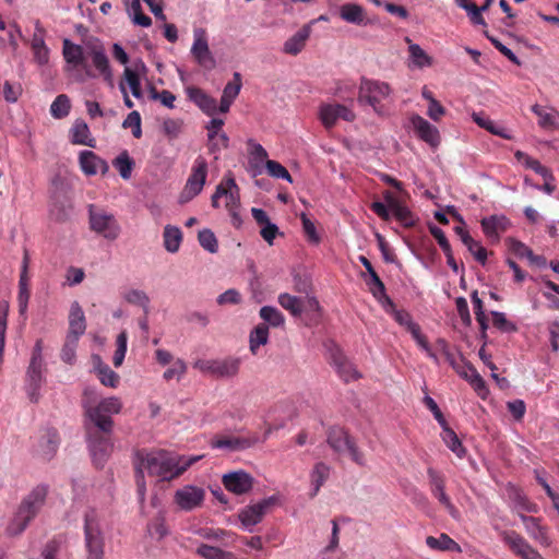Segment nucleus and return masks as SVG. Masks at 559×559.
<instances>
[{
    "instance_id": "obj_57",
    "label": "nucleus",
    "mask_w": 559,
    "mask_h": 559,
    "mask_svg": "<svg viewBox=\"0 0 559 559\" xmlns=\"http://www.w3.org/2000/svg\"><path fill=\"white\" fill-rule=\"evenodd\" d=\"M265 167H266L267 174L271 177L284 179V180H287L288 182L293 181L292 176L288 173V170L278 162L272 160V159H266Z\"/></svg>"
},
{
    "instance_id": "obj_56",
    "label": "nucleus",
    "mask_w": 559,
    "mask_h": 559,
    "mask_svg": "<svg viewBox=\"0 0 559 559\" xmlns=\"http://www.w3.org/2000/svg\"><path fill=\"white\" fill-rule=\"evenodd\" d=\"M409 57L415 66L423 68L431 64V58L417 44H409Z\"/></svg>"
},
{
    "instance_id": "obj_24",
    "label": "nucleus",
    "mask_w": 559,
    "mask_h": 559,
    "mask_svg": "<svg viewBox=\"0 0 559 559\" xmlns=\"http://www.w3.org/2000/svg\"><path fill=\"white\" fill-rule=\"evenodd\" d=\"M85 314L78 301H73L69 313V331L67 336L79 338L85 333Z\"/></svg>"
},
{
    "instance_id": "obj_26",
    "label": "nucleus",
    "mask_w": 559,
    "mask_h": 559,
    "mask_svg": "<svg viewBox=\"0 0 559 559\" xmlns=\"http://www.w3.org/2000/svg\"><path fill=\"white\" fill-rule=\"evenodd\" d=\"M187 94L204 114L213 116L217 111V102L215 98L205 94L201 88L191 86L187 88Z\"/></svg>"
},
{
    "instance_id": "obj_63",
    "label": "nucleus",
    "mask_w": 559,
    "mask_h": 559,
    "mask_svg": "<svg viewBox=\"0 0 559 559\" xmlns=\"http://www.w3.org/2000/svg\"><path fill=\"white\" fill-rule=\"evenodd\" d=\"M241 75L240 73L235 72L233 81L228 82L224 87L223 95L235 100L241 90Z\"/></svg>"
},
{
    "instance_id": "obj_37",
    "label": "nucleus",
    "mask_w": 559,
    "mask_h": 559,
    "mask_svg": "<svg viewBox=\"0 0 559 559\" xmlns=\"http://www.w3.org/2000/svg\"><path fill=\"white\" fill-rule=\"evenodd\" d=\"M269 341V325L266 323L258 324L249 335L250 352L253 355L258 354L261 345H265Z\"/></svg>"
},
{
    "instance_id": "obj_11",
    "label": "nucleus",
    "mask_w": 559,
    "mask_h": 559,
    "mask_svg": "<svg viewBox=\"0 0 559 559\" xmlns=\"http://www.w3.org/2000/svg\"><path fill=\"white\" fill-rule=\"evenodd\" d=\"M501 536L510 550L522 559H544L543 556L515 531H506Z\"/></svg>"
},
{
    "instance_id": "obj_35",
    "label": "nucleus",
    "mask_w": 559,
    "mask_h": 559,
    "mask_svg": "<svg viewBox=\"0 0 559 559\" xmlns=\"http://www.w3.org/2000/svg\"><path fill=\"white\" fill-rule=\"evenodd\" d=\"M97 361L96 370L102 384L109 388H117L119 384V376L108 365L103 364L99 356H94Z\"/></svg>"
},
{
    "instance_id": "obj_36",
    "label": "nucleus",
    "mask_w": 559,
    "mask_h": 559,
    "mask_svg": "<svg viewBox=\"0 0 559 559\" xmlns=\"http://www.w3.org/2000/svg\"><path fill=\"white\" fill-rule=\"evenodd\" d=\"M163 239L165 249L170 253H175L180 248L182 241V233L180 228L167 225L164 228Z\"/></svg>"
},
{
    "instance_id": "obj_38",
    "label": "nucleus",
    "mask_w": 559,
    "mask_h": 559,
    "mask_svg": "<svg viewBox=\"0 0 559 559\" xmlns=\"http://www.w3.org/2000/svg\"><path fill=\"white\" fill-rule=\"evenodd\" d=\"M443 442L447 444V447L460 459L464 457L466 454V450L463 447L461 440L459 439L457 435L448 426L442 427V433H441Z\"/></svg>"
},
{
    "instance_id": "obj_20",
    "label": "nucleus",
    "mask_w": 559,
    "mask_h": 559,
    "mask_svg": "<svg viewBox=\"0 0 559 559\" xmlns=\"http://www.w3.org/2000/svg\"><path fill=\"white\" fill-rule=\"evenodd\" d=\"M224 487L236 495L249 492L253 486V478L245 471H236L225 474L222 478Z\"/></svg>"
},
{
    "instance_id": "obj_52",
    "label": "nucleus",
    "mask_w": 559,
    "mask_h": 559,
    "mask_svg": "<svg viewBox=\"0 0 559 559\" xmlns=\"http://www.w3.org/2000/svg\"><path fill=\"white\" fill-rule=\"evenodd\" d=\"M123 79H124L126 83L129 85L132 95L135 98H141L142 97V88H141L140 75L138 74V72L135 70H132L129 67H126L124 71H123Z\"/></svg>"
},
{
    "instance_id": "obj_23",
    "label": "nucleus",
    "mask_w": 559,
    "mask_h": 559,
    "mask_svg": "<svg viewBox=\"0 0 559 559\" xmlns=\"http://www.w3.org/2000/svg\"><path fill=\"white\" fill-rule=\"evenodd\" d=\"M241 360L237 357L213 359L211 376L216 378H234L240 370Z\"/></svg>"
},
{
    "instance_id": "obj_39",
    "label": "nucleus",
    "mask_w": 559,
    "mask_h": 559,
    "mask_svg": "<svg viewBox=\"0 0 559 559\" xmlns=\"http://www.w3.org/2000/svg\"><path fill=\"white\" fill-rule=\"evenodd\" d=\"M474 122L490 132L491 134L498 135L502 139H511V135L507 132V130L500 126H497L492 120L485 117L483 114L474 112L472 116Z\"/></svg>"
},
{
    "instance_id": "obj_18",
    "label": "nucleus",
    "mask_w": 559,
    "mask_h": 559,
    "mask_svg": "<svg viewBox=\"0 0 559 559\" xmlns=\"http://www.w3.org/2000/svg\"><path fill=\"white\" fill-rule=\"evenodd\" d=\"M60 444V437L55 428H47L39 437L35 447V453L44 461H50Z\"/></svg>"
},
{
    "instance_id": "obj_42",
    "label": "nucleus",
    "mask_w": 559,
    "mask_h": 559,
    "mask_svg": "<svg viewBox=\"0 0 559 559\" xmlns=\"http://www.w3.org/2000/svg\"><path fill=\"white\" fill-rule=\"evenodd\" d=\"M427 475L429 478V486H430V491H431L432 496L436 499H438L441 496L445 495V478H444V476L440 472L436 471L432 467H429L427 469Z\"/></svg>"
},
{
    "instance_id": "obj_46",
    "label": "nucleus",
    "mask_w": 559,
    "mask_h": 559,
    "mask_svg": "<svg viewBox=\"0 0 559 559\" xmlns=\"http://www.w3.org/2000/svg\"><path fill=\"white\" fill-rule=\"evenodd\" d=\"M197 554L205 559H237L233 552L206 544L200 545Z\"/></svg>"
},
{
    "instance_id": "obj_54",
    "label": "nucleus",
    "mask_w": 559,
    "mask_h": 559,
    "mask_svg": "<svg viewBox=\"0 0 559 559\" xmlns=\"http://www.w3.org/2000/svg\"><path fill=\"white\" fill-rule=\"evenodd\" d=\"M198 239L200 246L211 253H215L218 249L216 236L211 229L204 228L199 231Z\"/></svg>"
},
{
    "instance_id": "obj_61",
    "label": "nucleus",
    "mask_w": 559,
    "mask_h": 559,
    "mask_svg": "<svg viewBox=\"0 0 559 559\" xmlns=\"http://www.w3.org/2000/svg\"><path fill=\"white\" fill-rule=\"evenodd\" d=\"M122 127L124 129L131 128L132 134L135 139H140L142 136L141 116L138 111H131L124 119Z\"/></svg>"
},
{
    "instance_id": "obj_44",
    "label": "nucleus",
    "mask_w": 559,
    "mask_h": 559,
    "mask_svg": "<svg viewBox=\"0 0 559 559\" xmlns=\"http://www.w3.org/2000/svg\"><path fill=\"white\" fill-rule=\"evenodd\" d=\"M341 17L348 23L361 24L365 20L364 9L355 3H346L341 8Z\"/></svg>"
},
{
    "instance_id": "obj_1",
    "label": "nucleus",
    "mask_w": 559,
    "mask_h": 559,
    "mask_svg": "<svg viewBox=\"0 0 559 559\" xmlns=\"http://www.w3.org/2000/svg\"><path fill=\"white\" fill-rule=\"evenodd\" d=\"M83 407L90 420L85 426L88 449L95 465L103 467L114 449L111 415L121 412L122 403L119 397L110 396L103 399L97 404L84 400Z\"/></svg>"
},
{
    "instance_id": "obj_43",
    "label": "nucleus",
    "mask_w": 559,
    "mask_h": 559,
    "mask_svg": "<svg viewBox=\"0 0 559 559\" xmlns=\"http://www.w3.org/2000/svg\"><path fill=\"white\" fill-rule=\"evenodd\" d=\"M308 36L309 32L307 29L297 32L294 36L285 41L284 51L293 56L299 53L305 47Z\"/></svg>"
},
{
    "instance_id": "obj_3",
    "label": "nucleus",
    "mask_w": 559,
    "mask_h": 559,
    "mask_svg": "<svg viewBox=\"0 0 559 559\" xmlns=\"http://www.w3.org/2000/svg\"><path fill=\"white\" fill-rule=\"evenodd\" d=\"M48 493L49 486L38 484L22 498L7 527L10 536L21 535L45 507Z\"/></svg>"
},
{
    "instance_id": "obj_34",
    "label": "nucleus",
    "mask_w": 559,
    "mask_h": 559,
    "mask_svg": "<svg viewBox=\"0 0 559 559\" xmlns=\"http://www.w3.org/2000/svg\"><path fill=\"white\" fill-rule=\"evenodd\" d=\"M532 111L538 117V126L544 129H556L558 128L557 119L559 112L555 109L546 110L538 104L532 106Z\"/></svg>"
},
{
    "instance_id": "obj_4",
    "label": "nucleus",
    "mask_w": 559,
    "mask_h": 559,
    "mask_svg": "<svg viewBox=\"0 0 559 559\" xmlns=\"http://www.w3.org/2000/svg\"><path fill=\"white\" fill-rule=\"evenodd\" d=\"M85 559H105L106 537L96 510L84 514L83 523Z\"/></svg>"
},
{
    "instance_id": "obj_41",
    "label": "nucleus",
    "mask_w": 559,
    "mask_h": 559,
    "mask_svg": "<svg viewBox=\"0 0 559 559\" xmlns=\"http://www.w3.org/2000/svg\"><path fill=\"white\" fill-rule=\"evenodd\" d=\"M72 133V143L74 144H81V145H87L91 147H94V140H88L90 136V129L88 126L81 120L75 121L71 129Z\"/></svg>"
},
{
    "instance_id": "obj_50",
    "label": "nucleus",
    "mask_w": 559,
    "mask_h": 559,
    "mask_svg": "<svg viewBox=\"0 0 559 559\" xmlns=\"http://www.w3.org/2000/svg\"><path fill=\"white\" fill-rule=\"evenodd\" d=\"M71 108L70 98L66 94L58 95L50 106V114L57 119L69 115Z\"/></svg>"
},
{
    "instance_id": "obj_14",
    "label": "nucleus",
    "mask_w": 559,
    "mask_h": 559,
    "mask_svg": "<svg viewBox=\"0 0 559 559\" xmlns=\"http://www.w3.org/2000/svg\"><path fill=\"white\" fill-rule=\"evenodd\" d=\"M277 498L272 496L254 504L248 506L239 513V519L245 526H253L260 523L269 509L273 507Z\"/></svg>"
},
{
    "instance_id": "obj_51",
    "label": "nucleus",
    "mask_w": 559,
    "mask_h": 559,
    "mask_svg": "<svg viewBox=\"0 0 559 559\" xmlns=\"http://www.w3.org/2000/svg\"><path fill=\"white\" fill-rule=\"evenodd\" d=\"M452 368L455 370V372L461 377L463 378L464 380H466L467 382L473 379V376L474 374H477L478 371L476 370V368L469 362L467 361L464 357H460L459 360H454L452 359L450 361Z\"/></svg>"
},
{
    "instance_id": "obj_9",
    "label": "nucleus",
    "mask_w": 559,
    "mask_h": 559,
    "mask_svg": "<svg viewBox=\"0 0 559 559\" xmlns=\"http://www.w3.org/2000/svg\"><path fill=\"white\" fill-rule=\"evenodd\" d=\"M43 347L41 341H37L32 353L31 362L27 369V395L32 402H37L39 399V389L44 381L43 369Z\"/></svg>"
},
{
    "instance_id": "obj_55",
    "label": "nucleus",
    "mask_w": 559,
    "mask_h": 559,
    "mask_svg": "<svg viewBox=\"0 0 559 559\" xmlns=\"http://www.w3.org/2000/svg\"><path fill=\"white\" fill-rule=\"evenodd\" d=\"M130 13L133 15V22L136 25L148 27L152 24V20L150 16L142 12V5L140 0H131L129 7Z\"/></svg>"
},
{
    "instance_id": "obj_12",
    "label": "nucleus",
    "mask_w": 559,
    "mask_h": 559,
    "mask_svg": "<svg viewBox=\"0 0 559 559\" xmlns=\"http://www.w3.org/2000/svg\"><path fill=\"white\" fill-rule=\"evenodd\" d=\"M191 53L197 62L204 69L211 70L215 67V60L210 51L205 31L194 29Z\"/></svg>"
},
{
    "instance_id": "obj_17",
    "label": "nucleus",
    "mask_w": 559,
    "mask_h": 559,
    "mask_svg": "<svg viewBox=\"0 0 559 559\" xmlns=\"http://www.w3.org/2000/svg\"><path fill=\"white\" fill-rule=\"evenodd\" d=\"M330 359L338 376L345 381L348 382L350 380H356L360 377V374L355 369L354 365L347 359L344 355L343 350L336 346L332 345L329 348Z\"/></svg>"
},
{
    "instance_id": "obj_7",
    "label": "nucleus",
    "mask_w": 559,
    "mask_h": 559,
    "mask_svg": "<svg viewBox=\"0 0 559 559\" xmlns=\"http://www.w3.org/2000/svg\"><path fill=\"white\" fill-rule=\"evenodd\" d=\"M88 219L91 230L105 239L114 241L120 236L121 227L114 214L91 204L88 206Z\"/></svg>"
},
{
    "instance_id": "obj_15",
    "label": "nucleus",
    "mask_w": 559,
    "mask_h": 559,
    "mask_svg": "<svg viewBox=\"0 0 559 559\" xmlns=\"http://www.w3.org/2000/svg\"><path fill=\"white\" fill-rule=\"evenodd\" d=\"M204 497L203 488L187 485L176 491L175 502L181 510L191 511L202 504Z\"/></svg>"
},
{
    "instance_id": "obj_28",
    "label": "nucleus",
    "mask_w": 559,
    "mask_h": 559,
    "mask_svg": "<svg viewBox=\"0 0 559 559\" xmlns=\"http://www.w3.org/2000/svg\"><path fill=\"white\" fill-rule=\"evenodd\" d=\"M91 57L94 67L99 72V74L104 78L106 82L112 85V71L109 64V59L105 53L103 47L95 46L91 49Z\"/></svg>"
},
{
    "instance_id": "obj_60",
    "label": "nucleus",
    "mask_w": 559,
    "mask_h": 559,
    "mask_svg": "<svg viewBox=\"0 0 559 559\" xmlns=\"http://www.w3.org/2000/svg\"><path fill=\"white\" fill-rule=\"evenodd\" d=\"M124 299L132 305L142 307L144 309L147 308L150 304V298L145 294V292L140 289H131L124 294Z\"/></svg>"
},
{
    "instance_id": "obj_31",
    "label": "nucleus",
    "mask_w": 559,
    "mask_h": 559,
    "mask_svg": "<svg viewBox=\"0 0 559 559\" xmlns=\"http://www.w3.org/2000/svg\"><path fill=\"white\" fill-rule=\"evenodd\" d=\"M388 313L393 314L394 320L403 325L412 333L413 337L418 341L419 344H424V338L420 333V328L418 324L413 322L411 314L405 310H397L395 307L393 309L389 308Z\"/></svg>"
},
{
    "instance_id": "obj_16",
    "label": "nucleus",
    "mask_w": 559,
    "mask_h": 559,
    "mask_svg": "<svg viewBox=\"0 0 559 559\" xmlns=\"http://www.w3.org/2000/svg\"><path fill=\"white\" fill-rule=\"evenodd\" d=\"M259 442V437H234V436H215L211 439L210 445L213 449H225L228 451H242L253 447Z\"/></svg>"
},
{
    "instance_id": "obj_2",
    "label": "nucleus",
    "mask_w": 559,
    "mask_h": 559,
    "mask_svg": "<svg viewBox=\"0 0 559 559\" xmlns=\"http://www.w3.org/2000/svg\"><path fill=\"white\" fill-rule=\"evenodd\" d=\"M202 457V455H178L165 450L142 449L135 452L134 467L135 471H141L143 474L146 472L160 481H169L179 477Z\"/></svg>"
},
{
    "instance_id": "obj_45",
    "label": "nucleus",
    "mask_w": 559,
    "mask_h": 559,
    "mask_svg": "<svg viewBox=\"0 0 559 559\" xmlns=\"http://www.w3.org/2000/svg\"><path fill=\"white\" fill-rule=\"evenodd\" d=\"M278 304L294 317H299L304 311L302 300L287 293L278 296Z\"/></svg>"
},
{
    "instance_id": "obj_59",
    "label": "nucleus",
    "mask_w": 559,
    "mask_h": 559,
    "mask_svg": "<svg viewBox=\"0 0 559 559\" xmlns=\"http://www.w3.org/2000/svg\"><path fill=\"white\" fill-rule=\"evenodd\" d=\"M78 344H79V338H73L70 336L66 337V342L62 346L61 354H60V357L64 362L70 364V365H72L74 362L75 350H76Z\"/></svg>"
},
{
    "instance_id": "obj_58",
    "label": "nucleus",
    "mask_w": 559,
    "mask_h": 559,
    "mask_svg": "<svg viewBox=\"0 0 559 559\" xmlns=\"http://www.w3.org/2000/svg\"><path fill=\"white\" fill-rule=\"evenodd\" d=\"M484 35L486 38L493 45V47L501 52L509 61L512 63L520 66L521 61L520 59L514 55V52L509 49L507 46H504L498 38L493 37L488 33V31L484 32Z\"/></svg>"
},
{
    "instance_id": "obj_53",
    "label": "nucleus",
    "mask_w": 559,
    "mask_h": 559,
    "mask_svg": "<svg viewBox=\"0 0 559 559\" xmlns=\"http://www.w3.org/2000/svg\"><path fill=\"white\" fill-rule=\"evenodd\" d=\"M395 218L404 226V227H413L416 224V218L412 211L401 202L393 211Z\"/></svg>"
},
{
    "instance_id": "obj_8",
    "label": "nucleus",
    "mask_w": 559,
    "mask_h": 559,
    "mask_svg": "<svg viewBox=\"0 0 559 559\" xmlns=\"http://www.w3.org/2000/svg\"><path fill=\"white\" fill-rule=\"evenodd\" d=\"M207 177V162L204 157L198 156L193 163L191 168V174L189 175L187 182L180 192L179 202L181 204L191 201L195 198L205 185Z\"/></svg>"
},
{
    "instance_id": "obj_27",
    "label": "nucleus",
    "mask_w": 559,
    "mask_h": 559,
    "mask_svg": "<svg viewBox=\"0 0 559 559\" xmlns=\"http://www.w3.org/2000/svg\"><path fill=\"white\" fill-rule=\"evenodd\" d=\"M45 29L37 22L35 26V33L32 38V50L34 58L39 64H46L49 60V49L45 44L44 39Z\"/></svg>"
},
{
    "instance_id": "obj_6",
    "label": "nucleus",
    "mask_w": 559,
    "mask_h": 559,
    "mask_svg": "<svg viewBox=\"0 0 559 559\" xmlns=\"http://www.w3.org/2000/svg\"><path fill=\"white\" fill-rule=\"evenodd\" d=\"M326 442L338 454H348L358 465L366 464V457L362 451L358 449L349 433L340 426L331 427L326 433Z\"/></svg>"
},
{
    "instance_id": "obj_48",
    "label": "nucleus",
    "mask_w": 559,
    "mask_h": 559,
    "mask_svg": "<svg viewBox=\"0 0 559 559\" xmlns=\"http://www.w3.org/2000/svg\"><path fill=\"white\" fill-rule=\"evenodd\" d=\"M506 241L510 251H512L519 258H527L533 263L537 262L538 257L535 255L532 249L528 248L524 242L512 237L507 238Z\"/></svg>"
},
{
    "instance_id": "obj_21",
    "label": "nucleus",
    "mask_w": 559,
    "mask_h": 559,
    "mask_svg": "<svg viewBox=\"0 0 559 559\" xmlns=\"http://www.w3.org/2000/svg\"><path fill=\"white\" fill-rule=\"evenodd\" d=\"M62 55L69 69L84 68L86 70V75L93 76L91 70L86 67L84 49L82 46L66 38L62 41Z\"/></svg>"
},
{
    "instance_id": "obj_62",
    "label": "nucleus",
    "mask_w": 559,
    "mask_h": 559,
    "mask_svg": "<svg viewBox=\"0 0 559 559\" xmlns=\"http://www.w3.org/2000/svg\"><path fill=\"white\" fill-rule=\"evenodd\" d=\"M492 324L502 332H515L516 325L507 320L506 314L499 311H491Z\"/></svg>"
},
{
    "instance_id": "obj_32",
    "label": "nucleus",
    "mask_w": 559,
    "mask_h": 559,
    "mask_svg": "<svg viewBox=\"0 0 559 559\" xmlns=\"http://www.w3.org/2000/svg\"><path fill=\"white\" fill-rule=\"evenodd\" d=\"M426 545L432 550L461 552V546L445 533L439 537L428 536Z\"/></svg>"
},
{
    "instance_id": "obj_64",
    "label": "nucleus",
    "mask_w": 559,
    "mask_h": 559,
    "mask_svg": "<svg viewBox=\"0 0 559 559\" xmlns=\"http://www.w3.org/2000/svg\"><path fill=\"white\" fill-rule=\"evenodd\" d=\"M515 506L521 511L535 513L537 512V506L533 502H531L527 497L522 493L520 490H514L513 497H512Z\"/></svg>"
},
{
    "instance_id": "obj_29",
    "label": "nucleus",
    "mask_w": 559,
    "mask_h": 559,
    "mask_svg": "<svg viewBox=\"0 0 559 559\" xmlns=\"http://www.w3.org/2000/svg\"><path fill=\"white\" fill-rule=\"evenodd\" d=\"M331 474V467L323 463L318 462L314 464L311 473H310V483L312 487V491L310 493V497L313 498L318 495L321 487L324 485V483L329 479Z\"/></svg>"
},
{
    "instance_id": "obj_40",
    "label": "nucleus",
    "mask_w": 559,
    "mask_h": 559,
    "mask_svg": "<svg viewBox=\"0 0 559 559\" xmlns=\"http://www.w3.org/2000/svg\"><path fill=\"white\" fill-rule=\"evenodd\" d=\"M522 523L524 524L530 536L540 543L547 540L545 528L539 524V520L534 516L520 514Z\"/></svg>"
},
{
    "instance_id": "obj_5",
    "label": "nucleus",
    "mask_w": 559,
    "mask_h": 559,
    "mask_svg": "<svg viewBox=\"0 0 559 559\" xmlns=\"http://www.w3.org/2000/svg\"><path fill=\"white\" fill-rule=\"evenodd\" d=\"M392 90L386 82L362 78L359 84L358 103L372 107L378 115H384L386 108L383 102L389 98Z\"/></svg>"
},
{
    "instance_id": "obj_10",
    "label": "nucleus",
    "mask_w": 559,
    "mask_h": 559,
    "mask_svg": "<svg viewBox=\"0 0 559 559\" xmlns=\"http://www.w3.org/2000/svg\"><path fill=\"white\" fill-rule=\"evenodd\" d=\"M355 118L354 111L342 104H322L319 107V119L326 130L332 129L338 119L352 122Z\"/></svg>"
},
{
    "instance_id": "obj_19",
    "label": "nucleus",
    "mask_w": 559,
    "mask_h": 559,
    "mask_svg": "<svg viewBox=\"0 0 559 559\" xmlns=\"http://www.w3.org/2000/svg\"><path fill=\"white\" fill-rule=\"evenodd\" d=\"M484 234L491 242L498 243L501 234L511 227L510 219L504 215H490L480 221Z\"/></svg>"
},
{
    "instance_id": "obj_13",
    "label": "nucleus",
    "mask_w": 559,
    "mask_h": 559,
    "mask_svg": "<svg viewBox=\"0 0 559 559\" xmlns=\"http://www.w3.org/2000/svg\"><path fill=\"white\" fill-rule=\"evenodd\" d=\"M411 124L417 138L426 142L429 146L436 148L440 145L441 136L438 128L421 116L413 115L411 117Z\"/></svg>"
},
{
    "instance_id": "obj_47",
    "label": "nucleus",
    "mask_w": 559,
    "mask_h": 559,
    "mask_svg": "<svg viewBox=\"0 0 559 559\" xmlns=\"http://www.w3.org/2000/svg\"><path fill=\"white\" fill-rule=\"evenodd\" d=\"M114 167L118 170L123 179H129L134 166L133 159L129 156L127 151L120 153L112 162Z\"/></svg>"
},
{
    "instance_id": "obj_30",
    "label": "nucleus",
    "mask_w": 559,
    "mask_h": 559,
    "mask_svg": "<svg viewBox=\"0 0 559 559\" xmlns=\"http://www.w3.org/2000/svg\"><path fill=\"white\" fill-rule=\"evenodd\" d=\"M80 165L87 176L96 175L99 168L107 169L106 163L92 151H83L80 154Z\"/></svg>"
},
{
    "instance_id": "obj_25",
    "label": "nucleus",
    "mask_w": 559,
    "mask_h": 559,
    "mask_svg": "<svg viewBox=\"0 0 559 559\" xmlns=\"http://www.w3.org/2000/svg\"><path fill=\"white\" fill-rule=\"evenodd\" d=\"M366 284L368 285L372 296L380 302L385 311H389V308H394V302L386 295L385 286L376 271L368 275V278H366Z\"/></svg>"
},
{
    "instance_id": "obj_33",
    "label": "nucleus",
    "mask_w": 559,
    "mask_h": 559,
    "mask_svg": "<svg viewBox=\"0 0 559 559\" xmlns=\"http://www.w3.org/2000/svg\"><path fill=\"white\" fill-rule=\"evenodd\" d=\"M221 185H224V190L226 191L223 197L226 198L227 211L238 209L240 206V194L239 187L237 186L234 177L230 174L227 175Z\"/></svg>"
},
{
    "instance_id": "obj_22",
    "label": "nucleus",
    "mask_w": 559,
    "mask_h": 559,
    "mask_svg": "<svg viewBox=\"0 0 559 559\" xmlns=\"http://www.w3.org/2000/svg\"><path fill=\"white\" fill-rule=\"evenodd\" d=\"M28 265H29V253L27 249L24 250L21 274L19 280V295L17 302L20 312L23 313L29 300L31 292H29V277H28Z\"/></svg>"
},
{
    "instance_id": "obj_49",
    "label": "nucleus",
    "mask_w": 559,
    "mask_h": 559,
    "mask_svg": "<svg viewBox=\"0 0 559 559\" xmlns=\"http://www.w3.org/2000/svg\"><path fill=\"white\" fill-rule=\"evenodd\" d=\"M259 314L263 321L273 328L282 326L285 323L283 313L274 307L264 306L260 309Z\"/></svg>"
}]
</instances>
